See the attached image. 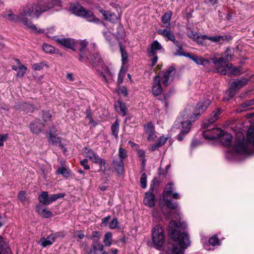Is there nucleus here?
Here are the masks:
<instances>
[{
    "label": "nucleus",
    "instance_id": "f257e3e1",
    "mask_svg": "<svg viewBox=\"0 0 254 254\" xmlns=\"http://www.w3.org/2000/svg\"><path fill=\"white\" fill-rule=\"evenodd\" d=\"M187 224L180 222L179 225L172 220L168 226V233L171 239L175 242H178L179 249L177 246L173 245L171 248H168L167 251V254H183V249H186L190 245L189 235L185 232H181L182 230H185Z\"/></svg>",
    "mask_w": 254,
    "mask_h": 254
},
{
    "label": "nucleus",
    "instance_id": "f03ea898",
    "mask_svg": "<svg viewBox=\"0 0 254 254\" xmlns=\"http://www.w3.org/2000/svg\"><path fill=\"white\" fill-rule=\"evenodd\" d=\"M232 149L242 154H249L254 152V127L249 128L247 139H238L232 146Z\"/></svg>",
    "mask_w": 254,
    "mask_h": 254
},
{
    "label": "nucleus",
    "instance_id": "7ed1b4c3",
    "mask_svg": "<svg viewBox=\"0 0 254 254\" xmlns=\"http://www.w3.org/2000/svg\"><path fill=\"white\" fill-rule=\"evenodd\" d=\"M181 116L183 119H187V120L182 121L178 120L175 122L173 127L174 128H178L180 127H182L181 132L177 136V139L180 141L183 140L186 134L190 132L191 125V121L193 122L196 119L195 116L193 115V114H190V111L189 109H185L182 114Z\"/></svg>",
    "mask_w": 254,
    "mask_h": 254
},
{
    "label": "nucleus",
    "instance_id": "20e7f679",
    "mask_svg": "<svg viewBox=\"0 0 254 254\" xmlns=\"http://www.w3.org/2000/svg\"><path fill=\"white\" fill-rule=\"evenodd\" d=\"M55 3V0H50L46 4L42 2L31 4L25 7L20 13L22 15V17H25V16H30L34 12L36 16L38 17L42 12L52 8Z\"/></svg>",
    "mask_w": 254,
    "mask_h": 254
},
{
    "label": "nucleus",
    "instance_id": "39448f33",
    "mask_svg": "<svg viewBox=\"0 0 254 254\" xmlns=\"http://www.w3.org/2000/svg\"><path fill=\"white\" fill-rule=\"evenodd\" d=\"M70 10L73 14L85 18L89 22L98 23L99 21L91 10L85 9L80 4L70 6Z\"/></svg>",
    "mask_w": 254,
    "mask_h": 254
},
{
    "label": "nucleus",
    "instance_id": "423d86ee",
    "mask_svg": "<svg viewBox=\"0 0 254 254\" xmlns=\"http://www.w3.org/2000/svg\"><path fill=\"white\" fill-rule=\"evenodd\" d=\"M7 17L9 20L11 21H15L22 22L26 28H28L32 30L38 34H42L45 33V30L42 29H38L36 25L33 24L32 22L29 21L27 18L22 17V15L20 13L18 15L13 14L11 12H9L7 14Z\"/></svg>",
    "mask_w": 254,
    "mask_h": 254
},
{
    "label": "nucleus",
    "instance_id": "0eeeda50",
    "mask_svg": "<svg viewBox=\"0 0 254 254\" xmlns=\"http://www.w3.org/2000/svg\"><path fill=\"white\" fill-rule=\"evenodd\" d=\"M152 240L154 246L156 249H160L165 242L164 232L163 228L156 225L152 229Z\"/></svg>",
    "mask_w": 254,
    "mask_h": 254
},
{
    "label": "nucleus",
    "instance_id": "6e6552de",
    "mask_svg": "<svg viewBox=\"0 0 254 254\" xmlns=\"http://www.w3.org/2000/svg\"><path fill=\"white\" fill-rule=\"evenodd\" d=\"M174 190V184L172 182L168 183L163 190V199L166 206L170 209H175L177 208L178 203L177 202H172L167 197L171 196Z\"/></svg>",
    "mask_w": 254,
    "mask_h": 254
},
{
    "label": "nucleus",
    "instance_id": "1a4fd4ad",
    "mask_svg": "<svg viewBox=\"0 0 254 254\" xmlns=\"http://www.w3.org/2000/svg\"><path fill=\"white\" fill-rule=\"evenodd\" d=\"M64 196L65 194L63 193L53 194L49 195L47 191H43L39 195L38 200L42 204L47 205L50 204L59 198L64 197Z\"/></svg>",
    "mask_w": 254,
    "mask_h": 254
},
{
    "label": "nucleus",
    "instance_id": "9d476101",
    "mask_svg": "<svg viewBox=\"0 0 254 254\" xmlns=\"http://www.w3.org/2000/svg\"><path fill=\"white\" fill-rule=\"evenodd\" d=\"M158 180L154 178L152 180V183L150 185L149 191L146 192L145 197L144 198L143 202L145 205L149 207H152L155 204V196L153 193L154 189V185L158 184Z\"/></svg>",
    "mask_w": 254,
    "mask_h": 254
},
{
    "label": "nucleus",
    "instance_id": "9b49d317",
    "mask_svg": "<svg viewBox=\"0 0 254 254\" xmlns=\"http://www.w3.org/2000/svg\"><path fill=\"white\" fill-rule=\"evenodd\" d=\"M211 60L214 64L217 72L219 73L221 75L227 74L226 68H227V64L228 63L220 60L218 58H212Z\"/></svg>",
    "mask_w": 254,
    "mask_h": 254
},
{
    "label": "nucleus",
    "instance_id": "f8f14e48",
    "mask_svg": "<svg viewBox=\"0 0 254 254\" xmlns=\"http://www.w3.org/2000/svg\"><path fill=\"white\" fill-rule=\"evenodd\" d=\"M103 61L101 55L98 53H94L92 55L88 54L87 59H85L83 63L86 64H91L92 66L96 67L99 66L102 63Z\"/></svg>",
    "mask_w": 254,
    "mask_h": 254
},
{
    "label": "nucleus",
    "instance_id": "ddd939ff",
    "mask_svg": "<svg viewBox=\"0 0 254 254\" xmlns=\"http://www.w3.org/2000/svg\"><path fill=\"white\" fill-rule=\"evenodd\" d=\"M210 103L209 100L207 99H205L202 102L198 103L193 115L195 116V118H198L207 109Z\"/></svg>",
    "mask_w": 254,
    "mask_h": 254
},
{
    "label": "nucleus",
    "instance_id": "4468645a",
    "mask_svg": "<svg viewBox=\"0 0 254 254\" xmlns=\"http://www.w3.org/2000/svg\"><path fill=\"white\" fill-rule=\"evenodd\" d=\"M222 133V130L219 128H213L211 130H205L203 131V136L208 139L219 138Z\"/></svg>",
    "mask_w": 254,
    "mask_h": 254
},
{
    "label": "nucleus",
    "instance_id": "2eb2a0df",
    "mask_svg": "<svg viewBox=\"0 0 254 254\" xmlns=\"http://www.w3.org/2000/svg\"><path fill=\"white\" fill-rule=\"evenodd\" d=\"M162 88L160 83L159 75H156L154 77V82L152 87V93L154 96H159L162 92Z\"/></svg>",
    "mask_w": 254,
    "mask_h": 254
},
{
    "label": "nucleus",
    "instance_id": "dca6fc26",
    "mask_svg": "<svg viewBox=\"0 0 254 254\" xmlns=\"http://www.w3.org/2000/svg\"><path fill=\"white\" fill-rule=\"evenodd\" d=\"M176 72L175 68L172 66L168 68L161 78L164 85L167 86L170 84L171 78Z\"/></svg>",
    "mask_w": 254,
    "mask_h": 254
},
{
    "label": "nucleus",
    "instance_id": "f3484780",
    "mask_svg": "<svg viewBox=\"0 0 254 254\" xmlns=\"http://www.w3.org/2000/svg\"><path fill=\"white\" fill-rule=\"evenodd\" d=\"M202 37L203 38H207V40H210L213 43L223 44L225 41H227L229 40L230 36L227 35L208 36L206 35H203Z\"/></svg>",
    "mask_w": 254,
    "mask_h": 254
},
{
    "label": "nucleus",
    "instance_id": "a211bd4d",
    "mask_svg": "<svg viewBox=\"0 0 254 254\" xmlns=\"http://www.w3.org/2000/svg\"><path fill=\"white\" fill-rule=\"evenodd\" d=\"M221 113V110L220 108H217L216 111L213 112L210 115V117L204 122V125L206 127H208L209 125L216 121L219 118V116Z\"/></svg>",
    "mask_w": 254,
    "mask_h": 254
},
{
    "label": "nucleus",
    "instance_id": "6ab92c4d",
    "mask_svg": "<svg viewBox=\"0 0 254 254\" xmlns=\"http://www.w3.org/2000/svg\"><path fill=\"white\" fill-rule=\"evenodd\" d=\"M87 45L88 42L85 41H82L80 43L78 59L81 62H84L85 59H87V55L88 54V53L86 51V46Z\"/></svg>",
    "mask_w": 254,
    "mask_h": 254
},
{
    "label": "nucleus",
    "instance_id": "aec40b11",
    "mask_svg": "<svg viewBox=\"0 0 254 254\" xmlns=\"http://www.w3.org/2000/svg\"><path fill=\"white\" fill-rule=\"evenodd\" d=\"M58 233L52 234L49 235L46 238H42L39 243L43 247L52 245L55 241V239L59 237Z\"/></svg>",
    "mask_w": 254,
    "mask_h": 254
},
{
    "label": "nucleus",
    "instance_id": "412c9836",
    "mask_svg": "<svg viewBox=\"0 0 254 254\" xmlns=\"http://www.w3.org/2000/svg\"><path fill=\"white\" fill-rule=\"evenodd\" d=\"M187 57H189L196 64L199 65L205 66L210 64V62L208 60L203 59L201 57H199L193 54L188 53V56H187Z\"/></svg>",
    "mask_w": 254,
    "mask_h": 254
},
{
    "label": "nucleus",
    "instance_id": "4be33fe9",
    "mask_svg": "<svg viewBox=\"0 0 254 254\" xmlns=\"http://www.w3.org/2000/svg\"><path fill=\"white\" fill-rule=\"evenodd\" d=\"M44 126V125L40 122V120H36L30 124L29 127L32 133L39 134L42 131Z\"/></svg>",
    "mask_w": 254,
    "mask_h": 254
},
{
    "label": "nucleus",
    "instance_id": "5701e85b",
    "mask_svg": "<svg viewBox=\"0 0 254 254\" xmlns=\"http://www.w3.org/2000/svg\"><path fill=\"white\" fill-rule=\"evenodd\" d=\"M162 49V46L161 44L157 41L155 40L151 44L150 47L147 48V51L148 56H153L156 54V51L160 50Z\"/></svg>",
    "mask_w": 254,
    "mask_h": 254
},
{
    "label": "nucleus",
    "instance_id": "b1692460",
    "mask_svg": "<svg viewBox=\"0 0 254 254\" xmlns=\"http://www.w3.org/2000/svg\"><path fill=\"white\" fill-rule=\"evenodd\" d=\"M158 33L165 38L166 41L175 40V36L174 33L168 28L159 29L158 31Z\"/></svg>",
    "mask_w": 254,
    "mask_h": 254
},
{
    "label": "nucleus",
    "instance_id": "393cba45",
    "mask_svg": "<svg viewBox=\"0 0 254 254\" xmlns=\"http://www.w3.org/2000/svg\"><path fill=\"white\" fill-rule=\"evenodd\" d=\"M144 130L146 133L148 135V141H151L156 137L154 133V127L152 123H149L147 125L144 126Z\"/></svg>",
    "mask_w": 254,
    "mask_h": 254
},
{
    "label": "nucleus",
    "instance_id": "a878e982",
    "mask_svg": "<svg viewBox=\"0 0 254 254\" xmlns=\"http://www.w3.org/2000/svg\"><path fill=\"white\" fill-rule=\"evenodd\" d=\"M99 11L103 15L104 19L113 23L117 21L118 18L116 15L110 11L105 10L103 9L99 10Z\"/></svg>",
    "mask_w": 254,
    "mask_h": 254
},
{
    "label": "nucleus",
    "instance_id": "bb28decb",
    "mask_svg": "<svg viewBox=\"0 0 254 254\" xmlns=\"http://www.w3.org/2000/svg\"><path fill=\"white\" fill-rule=\"evenodd\" d=\"M57 41L66 48L74 50V41L70 38H57Z\"/></svg>",
    "mask_w": 254,
    "mask_h": 254
},
{
    "label": "nucleus",
    "instance_id": "cd10ccee",
    "mask_svg": "<svg viewBox=\"0 0 254 254\" xmlns=\"http://www.w3.org/2000/svg\"><path fill=\"white\" fill-rule=\"evenodd\" d=\"M222 55L221 57L219 58L220 60L229 63V62L232 60L234 57V51L232 49L227 48Z\"/></svg>",
    "mask_w": 254,
    "mask_h": 254
},
{
    "label": "nucleus",
    "instance_id": "c85d7f7f",
    "mask_svg": "<svg viewBox=\"0 0 254 254\" xmlns=\"http://www.w3.org/2000/svg\"><path fill=\"white\" fill-rule=\"evenodd\" d=\"M0 254H11L9 247L1 237H0Z\"/></svg>",
    "mask_w": 254,
    "mask_h": 254
},
{
    "label": "nucleus",
    "instance_id": "c756f323",
    "mask_svg": "<svg viewBox=\"0 0 254 254\" xmlns=\"http://www.w3.org/2000/svg\"><path fill=\"white\" fill-rule=\"evenodd\" d=\"M219 138L221 143L224 145L229 146L231 144L232 136L230 133L224 132L222 130V133Z\"/></svg>",
    "mask_w": 254,
    "mask_h": 254
},
{
    "label": "nucleus",
    "instance_id": "7c9ffc66",
    "mask_svg": "<svg viewBox=\"0 0 254 254\" xmlns=\"http://www.w3.org/2000/svg\"><path fill=\"white\" fill-rule=\"evenodd\" d=\"M240 67H236L231 64H227V68H226L227 74L236 76L239 75L241 72Z\"/></svg>",
    "mask_w": 254,
    "mask_h": 254
},
{
    "label": "nucleus",
    "instance_id": "2f4dec72",
    "mask_svg": "<svg viewBox=\"0 0 254 254\" xmlns=\"http://www.w3.org/2000/svg\"><path fill=\"white\" fill-rule=\"evenodd\" d=\"M248 82V80L246 78H241V79H236L234 81L231 85L236 90H239L244 86L246 85Z\"/></svg>",
    "mask_w": 254,
    "mask_h": 254
},
{
    "label": "nucleus",
    "instance_id": "473e14b6",
    "mask_svg": "<svg viewBox=\"0 0 254 254\" xmlns=\"http://www.w3.org/2000/svg\"><path fill=\"white\" fill-rule=\"evenodd\" d=\"M115 107L117 111L122 116H125L126 115L127 109L124 102L121 100H118L115 104Z\"/></svg>",
    "mask_w": 254,
    "mask_h": 254
},
{
    "label": "nucleus",
    "instance_id": "72a5a7b5",
    "mask_svg": "<svg viewBox=\"0 0 254 254\" xmlns=\"http://www.w3.org/2000/svg\"><path fill=\"white\" fill-rule=\"evenodd\" d=\"M113 164L116 171L118 174H121L124 171V165L122 160H114Z\"/></svg>",
    "mask_w": 254,
    "mask_h": 254
},
{
    "label": "nucleus",
    "instance_id": "f704fd0d",
    "mask_svg": "<svg viewBox=\"0 0 254 254\" xmlns=\"http://www.w3.org/2000/svg\"><path fill=\"white\" fill-rule=\"evenodd\" d=\"M172 17V12L168 11L162 17V22L164 24L163 27L169 28L170 26V20Z\"/></svg>",
    "mask_w": 254,
    "mask_h": 254
},
{
    "label": "nucleus",
    "instance_id": "c9c22d12",
    "mask_svg": "<svg viewBox=\"0 0 254 254\" xmlns=\"http://www.w3.org/2000/svg\"><path fill=\"white\" fill-rule=\"evenodd\" d=\"M38 212L44 218H50L53 216L51 211L48 210L46 208L39 206L37 207Z\"/></svg>",
    "mask_w": 254,
    "mask_h": 254
},
{
    "label": "nucleus",
    "instance_id": "e433bc0d",
    "mask_svg": "<svg viewBox=\"0 0 254 254\" xmlns=\"http://www.w3.org/2000/svg\"><path fill=\"white\" fill-rule=\"evenodd\" d=\"M111 131L112 134L115 136L116 139H118V132L119 130V123L118 120H116L114 124L111 126Z\"/></svg>",
    "mask_w": 254,
    "mask_h": 254
},
{
    "label": "nucleus",
    "instance_id": "4c0bfd02",
    "mask_svg": "<svg viewBox=\"0 0 254 254\" xmlns=\"http://www.w3.org/2000/svg\"><path fill=\"white\" fill-rule=\"evenodd\" d=\"M48 140L50 143L53 145L56 144L57 143H61V138L55 135L54 132H52L51 130H50L49 132Z\"/></svg>",
    "mask_w": 254,
    "mask_h": 254
},
{
    "label": "nucleus",
    "instance_id": "58836bf2",
    "mask_svg": "<svg viewBox=\"0 0 254 254\" xmlns=\"http://www.w3.org/2000/svg\"><path fill=\"white\" fill-rule=\"evenodd\" d=\"M92 248L97 252H102L104 251V246L98 240H94L92 244Z\"/></svg>",
    "mask_w": 254,
    "mask_h": 254
},
{
    "label": "nucleus",
    "instance_id": "ea45409f",
    "mask_svg": "<svg viewBox=\"0 0 254 254\" xmlns=\"http://www.w3.org/2000/svg\"><path fill=\"white\" fill-rule=\"evenodd\" d=\"M90 160H91L93 163L99 164L100 166L101 170H102V166H104L106 163V162L104 160L99 157V156L96 154H95L93 158H92Z\"/></svg>",
    "mask_w": 254,
    "mask_h": 254
},
{
    "label": "nucleus",
    "instance_id": "a19ab883",
    "mask_svg": "<svg viewBox=\"0 0 254 254\" xmlns=\"http://www.w3.org/2000/svg\"><path fill=\"white\" fill-rule=\"evenodd\" d=\"M122 64H125L128 60V55L125 49L120 44Z\"/></svg>",
    "mask_w": 254,
    "mask_h": 254
},
{
    "label": "nucleus",
    "instance_id": "79ce46f5",
    "mask_svg": "<svg viewBox=\"0 0 254 254\" xmlns=\"http://www.w3.org/2000/svg\"><path fill=\"white\" fill-rule=\"evenodd\" d=\"M112 234L111 232H107L105 235L104 243L106 246L110 247L112 244Z\"/></svg>",
    "mask_w": 254,
    "mask_h": 254
},
{
    "label": "nucleus",
    "instance_id": "37998d69",
    "mask_svg": "<svg viewBox=\"0 0 254 254\" xmlns=\"http://www.w3.org/2000/svg\"><path fill=\"white\" fill-rule=\"evenodd\" d=\"M254 105V99H251L249 101H246L243 103L241 107V111L248 110L250 109L249 107L251 105Z\"/></svg>",
    "mask_w": 254,
    "mask_h": 254
},
{
    "label": "nucleus",
    "instance_id": "c03bdc74",
    "mask_svg": "<svg viewBox=\"0 0 254 254\" xmlns=\"http://www.w3.org/2000/svg\"><path fill=\"white\" fill-rule=\"evenodd\" d=\"M22 108L26 113H32L35 109V107L33 105L28 103H24L22 105Z\"/></svg>",
    "mask_w": 254,
    "mask_h": 254
},
{
    "label": "nucleus",
    "instance_id": "a18cd8bd",
    "mask_svg": "<svg viewBox=\"0 0 254 254\" xmlns=\"http://www.w3.org/2000/svg\"><path fill=\"white\" fill-rule=\"evenodd\" d=\"M42 48L47 53H54L56 52V49L54 47L47 44H44Z\"/></svg>",
    "mask_w": 254,
    "mask_h": 254
},
{
    "label": "nucleus",
    "instance_id": "49530a36",
    "mask_svg": "<svg viewBox=\"0 0 254 254\" xmlns=\"http://www.w3.org/2000/svg\"><path fill=\"white\" fill-rule=\"evenodd\" d=\"M119 160H124V159L126 158L127 157V151L126 149H124L122 147H120L119 149Z\"/></svg>",
    "mask_w": 254,
    "mask_h": 254
},
{
    "label": "nucleus",
    "instance_id": "de8ad7c7",
    "mask_svg": "<svg viewBox=\"0 0 254 254\" xmlns=\"http://www.w3.org/2000/svg\"><path fill=\"white\" fill-rule=\"evenodd\" d=\"M209 243L212 246L220 245V241L218 238L216 236H213L209 240Z\"/></svg>",
    "mask_w": 254,
    "mask_h": 254
},
{
    "label": "nucleus",
    "instance_id": "09e8293b",
    "mask_svg": "<svg viewBox=\"0 0 254 254\" xmlns=\"http://www.w3.org/2000/svg\"><path fill=\"white\" fill-rule=\"evenodd\" d=\"M146 180L147 176L145 173H143L141 175V178L140 179V183L141 187L143 189L146 188Z\"/></svg>",
    "mask_w": 254,
    "mask_h": 254
},
{
    "label": "nucleus",
    "instance_id": "8fccbe9b",
    "mask_svg": "<svg viewBox=\"0 0 254 254\" xmlns=\"http://www.w3.org/2000/svg\"><path fill=\"white\" fill-rule=\"evenodd\" d=\"M57 174H62L64 177H67L69 175L68 172L67 171V169L64 167L59 168L57 171Z\"/></svg>",
    "mask_w": 254,
    "mask_h": 254
},
{
    "label": "nucleus",
    "instance_id": "3c124183",
    "mask_svg": "<svg viewBox=\"0 0 254 254\" xmlns=\"http://www.w3.org/2000/svg\"><path fill=\"white\" fill-rule=\"evenodd\" d=\"M237 91V90H236L234 87H233L231 85L227 90L226 93L229 96V98H231L236 94Z\"/></svg>",
    "mask_w": 254,
    "mask_h": 254
},
{
    "label": "nucleus",
    "instance_id": "603ef678",
    "mask_svg": "<svg viewBox=\"0 0 254 254\" xmlns=\"http://www.w3.org/2000/svg\"><path fill=\"white\" fill-rule=\"evenodd\" d=\"M187 35L190 38L193 39L194 41H195L197 37H198L199 36L196 32H195L191 30L190 31H188Z\"/></svg>",
    "mask_w": 254,
    "mask_h": 254
},
{
    "label": "nucleus",
    "instance_id": "864d4df0",
    "mask_svg": "<svg viewBox=\"0 0 254 254\" xmlns=\"http://www.w3.org/2000/svg\"><path fill=\"white\" fill-rule=\"evenodd\" d=\"M52 116L49 112L43 111L42 112V118L44 122H46L51 120Z\"/></svg>",
    "mask_w": 254,
    "mask_h": 254
},
{
    "label": "nucleus",
    "instance_id": "5fc2aeb1",
    "mask_svg": "<svg viewBox=\"0 0 254 254\" xmlns=\"http://www.w3.org/2000/svg\"><path fill=\"white\" fill-rule=\"evenodd\" d=\"M203 36V35H199L198 37H197V39L195 40V42H196L199 45L204 46L205 45V42L204 40L207 39V38H203L202 37Z\"/></svg>",
    "mask_w": 254,
    "mask_h": 254
},
{
    "label": "nucleus",
    "instance_id": "6e6d98bb",
    "mask_svg": "<svg viewBox=\"0 0 254 254\" xmlns=\"http://www.w3.org/2000/svg\"><path fill=\"white\" fill-rule=\"evenodd\" d=\"M178 48V49L177 50V52L175 55L180 56H185L187 57V56H188V53L187 54H185L183 53V45H181V46H179Z\"/></svg>",
    "mask_w": 254,
    "mask_h": 254
},
{
    "label": "nucleus",
    "instance_id": "4d7b16f0",
    "mask_svg": "<svg viewBox=\"0 0 254 254\" xmlns=\"http://www.w3.org/2000/svg\"><path fill=\"white\" fill-rule=\"evenodd\" d=\"M167 138L164 136H161L159 137L158 141L156 142L158 146L161 147L167 141Z\"/></svg>",
    "mask_w": 254,
    "mask_h": 254
},
{
    "label": "nucleus",
    "instance_id": "13d9d810",
    "mask_svg": "<svg viewBox=\"0 0 254 254\" xmlns=\"http://www.w3.org/2000/svg\"><path fill=\"white\" fill-rule=\"evenodd\" d=\"M118 221L116 218H114L109 223V227L111 229H115L117 227Z\"/></svg>",
    "mask_w": 254,
    "mask_h": 254
},
{
    "label": "nucleus",
    "instance_id": "bf43d9fd",
    "mask_svg": "<svg viewBox=\"0 0 254 254\" xmlns=\"http://www.w3.org/2000/svg\"><path fill=\"white\" fill-rule=\"evenodd\" d=\"M44 64L43 63H36L32 65V68L35 70H40L43 68Z\"/></svg>",
    "mask_w": 254,
    "mask_h": 254
},
{
    "label": "nucleus",
    "instance_id": "052dcab7",
    "mask_svg": "<svg viewBox=\"0 0 254 254\" xmlns=\"http://www.w3.org/2000/svg\"><path fill=\"white\" fill-rule=\"evenodd\" d=\"M25 194L26 193L24 191H20L19 192L18 197L21 201L24 202L26 200Z\"/></svg>",
    "mask_w": 254,
    "mask_h": 254
},
{
    "label": "nucleus",
    "instance_id": "680f3d73",
    "mask_svg": "<svg viewBox=\"0 0 254 254\" xmlns=\"http://www.w3.org/2000/svg\"><path fill=\"white\" fill-rule=\"evenodd\" d=\"M80 164L84 167L85 170H89L90 166L88 164V160L86 159H84L80 161Z\"/></svg>",
    "mask_w": 254,
    "mask_h": 254
},
{
    "label": "nucleus",
    "instance_id": "e2e57ef3",
    "mask_svg": "<svg viewBox=\"0 0 254 254\" xmlns=\"http://www.w3.org/2000/svg\"><path fill=\"white\" fill-rule=\"evenodd\" d=\"M100 233L98 231H94L92 232L91 239L94 240H96L97 239L98 240L100 237Z\"/></svg>",
    "mask_w": 254,
    "mask_h": 254
},
{
    "label": "nucleus",
    "instance_id": "0e129e2a",
    "mask_svg": "<svg viewBox=\"0 0 254 254\" xmlns=\"http://www.w3.org/2000/svg\"><path fill=\"white\" fill-rule=\"evenodd\" d=\"M8 138V134H4L0 135V146H3V142L6 141Z\"/></svg>",
    "mask_w": 254,
    "mask_h": 254
},
{
    "label": "nucleus",
    "instance_id": "69168bd1",
    "mask_svg": "<svg viewBox=\"0 0 254 254\" xmlns=\"http://www.w3.org/2000/svg\"><path fill=\"white\" fill-rule=\"evenodd\" d=\"M124 75H125V72H122V70H121L120 72L118 74V83L119 84H121L123 82Z\"/></svg>",
    "mask_w": 254,
    "mask_h": 254
},
{
    "label": "nucleus",
    "instance_id": "338daca9",
    "mask_svg": "<svg viewBox=\"0 0 254 254\" xmlns=\"http://www.w3.org/2000/svg\"><path fill=\"white\" fill-rule=\"evenodd\" d=\"M87 150V151L86 153L87 154V157L91 159L92 158H93L96 153H95L93 150L91 149H88Z\"/></svg>",
    "mask_w": 254,
    "mask_h": 254
},
{
    "label": "nucleus",
    "instance_id": "774afa93",
    "mask_svg": "<svg viewBox=\"0 0 254 254\" xmlns=\"http://www.w3.org/2000/svg\"><path fill=\"white\" fill-rule=\"evenodd\" d=\"M119 92L123 94L125 96H127V89L125 86H122L119 88Z\"/></svg>",
    "mask_w": 254,
    "mask_h": 254
}]
</instances>
